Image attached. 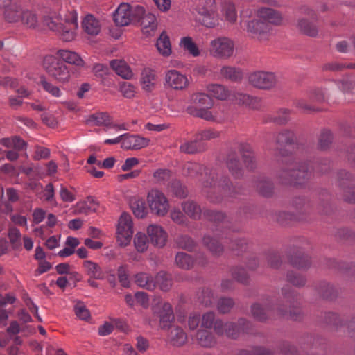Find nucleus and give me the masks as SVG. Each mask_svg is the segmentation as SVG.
I'll return each mask as SVG.
<instances>
[{"mask_svg": "<svg viewBox=\"0 0 355 355\" xmlns=\"http://www.w3.org/2000/svg\"><path fill=\"white\" fill-rule=\"evenodd\" d=\"M296 27L301 33L309 37H317L319 33L318 26L305 18L300 19L297 22Z\"/></svg>", "mask_w": 355, "mask_h": 355, "instance_id": "393cba45", "label": "nucleus"}, {"mask_svg": "<svg viewBox=\"0 0 355 355\" xmlns=\"http://www.w3.org/2000/svg\"><path fill=\"white\" fill-rule=\"evenodd\" d=\"M18 24L29 28H35L39 24L38 15L35 10L24 7Z\"/></svg>", "mask_w": 355, "mask_h": 355, "instance_id": "b1692460", "label": "nucleus"}, {"mask_svg": "<svg viewBox=\"0 0 355 355\" xmlns=\"http://www.w3.org/2000/svg\"><path fill=\"white\" fill-rule=\"evenodd\" d=\"M175 260L177 266L183 270H190L194 266L193 258L185 252H178Z\"/></svg>", "mask_w": 355, "mask_h": 355, "instance_id": "a19ab883", "label": "nucleus"}, {"mask_svg": "<svg viewBox=\"0 0 355 355\" xmlns=\"http://www.w3.org/2000/svg\"><path fill=\"white\" fill-rule=\"evenodd\" d=\"M333 136L330 131L324 130L320 136L318 141V148L324 150H327L332 143Z\"/></svg>", "mask_w": 355, "mask_h": 355, "instance_id": "13d9d810", "label": "nucleus"}, {"mask_svg": "<svg viewBox=\"0 0 355 355\" xmlns=\"http://www.w3.org/2000/svg\"><path fill=\"white\" fill-rule=\"evenodd\" d=\"M157 80L156 72L149 68L144 69L141 74V84L142 88L147 91H152L155 85Z\"/></svg>", "mask_w": 355, "mask_h": 355, "instance_id": "bb28decb", "label": "nucleus"}, {"mask_svg": "<svg viewBox=\"0 0 355 355\" xmlns=\"http://www.w3.org/2000/svg\"><path fill=\"white\" fill-rule=\"evenodd\" d=\"M182 209L186 214L193 219H199L201 216V208L193 201L182 203Z\"/></svg>", "mask_w": 355, "mask_h": 355, "instance_id": "a18cd8bd", "label": "nucleus"}, {"mask_svg": "<svg viewBox=\"0 0 355 355\" xmlns=\"http://www.w3.org/2000/svg\"><path fill=\"white\" fill-rule=\"evenodd\" d=\"M40 83L43 89L51 96L57 98L62 96V92L58 86L49 82L44 76L40 78Z\"/></svg>", "mask_w": 355, "mask_h": 355, "instance_id": "3c124183", "label": "nucleus"}, {"mask_svg": "<svg viewBox=\"0 0 355 355\" xmlns=\"http://www.w3.org/2000/svg\"><path fill=\"white\" fill-rule=\"evenodd\" d=\"M257 15L260 19H262V21H266L268 24L279 25L282 21L281 14L278 11L270 8H259L257 10Z\"/></svg>", "mask_w": 355, "mask_h": 355, "instance_id": "f3484780", "label": "nucleus"}, {"mask_svg": "<svg viewBox=\"0 0 355 355\" xmlns=\"http://www.w3.org/2000/svg\"><path fill=\"white\" fill-rule=\"evenodd\" d=\"M257 191L263 196H270L272 193V183L267 180L261 179L256 182Z\"/></svg>", "mask_w": 355, "mask_h": 355, "instance_id": "603ef678", "label": "nucleus"}, {"mask_svg": "<svg viewBox=\"0 0 355 355\" xmlns=\"http://www.w3.org/2000/svg\"><path fill=\"white\" fill-rule=\"evenodd\" d=\"M153 314L159 319L161 329H166L172 327L171 324L174 321L175 317L171 304L164 302L161 306H157L154 308Z\"/></svg>", "mask_w": 355, "mask_h": 355, "instance_id": "f8f14e48", "label": "nucleus"}, {"mask_svg": "<svg viewBox=\"0 0 355 355\" xmlns=\"http://www.w3.org/2000/svg\"><path fill=\"white\" fill-rule=\"evenodd\" d=\"M43 67L49 76L59 83H67L71 79L69 67L53 55H47L44 57Z\"/></svg>", "mask_w": 355, "mask_h": 355, "instance_id": "7ed1b4c3", "label": "nucleus"}, {"mask_svg": "<svg viewBox=\"0 0 355 355\" xmlns=\"http://www.w3.org/2000/svg\"><path fill=\"white\" fill-rule=\"evenodd\" d=\"M24 7L16 2H10L2 8V15L6 21L18 24Z\"/></svg>", "mask_w": 355, "mask_h": 355, "instance_id": "4468645a", "label": "nucleus"}, {"mask_svg": "<svg viewBox=\"0 0 355 355\" xmlns=\"http://www.w3.org/2000/svg\"><path fill=\"white\" fill-rule=\"evenodd\" d=\"M251 312L257 320L264 322L271 316L272 310L268 306H263L259 304H254L252 306Z\"/></svg>", "mask_w": 355, "mask_h": 355, "instance_id": "f704fd0d", "label": "nucleus"}, {"mask_svg": "<svg viewBox=\"0 0 355 355\" xmlns=\"http://www.w3.org/2000/svg\"><path fill=\"white\" fill-rule=\"evenodd\" d=\"M144 13V8L141 6L132 7L126 3H121L113 14L115 24L119 26H125L132 20L139 19Z\"/></svg>", "mask_w": 355, "mask_h": 355, "instance_id": "39448f33", "label": "nucleus"}, {"mask_svg": "<svg viewBox=\"0 0 355 355\" xmlns=\"http://www.w3.org/2000/svg\"><path fill=\"white\" fill-rule=\"evenodd\" d=\"M189 113L194 114L198 117L204 119L207 121L214 120V116L211 112L207 108H195V112L193 111V107H189L187 109Z\"/></svg>", "mask_w": 355, "mask_h": 355, "instance_id": "680f3d73", "label": "nucleus"}, {"mask_svg": "<svg viewBox=\"0 0 355 355\" xmlns=\"http://www.w3.org/2000/svg\"><path fill=\"white\" fill-rule=\"evenodd\" d=\"M206 90L211 98L220 101L231 99L232 92L221 84H208L206 86Z\"/></svg>", "mask_w": 355, "mask_h": 355, "instance_id": "6ab92c4d", "label": "nucleus"}, {"mask_svg": "<svg viewBox=\"0 0 355 355\" xmlns=\"http://www.w3.org/2000/svg\"><path fill=\"white\" fill-rule=\"evenodd\" d=\"M88 123H92L98 126H112V120L109 114L106 112H98L89 116L87 119Z\"/></svg>", "mask_w": 355, "mask_h": 355, "instance_id": "c9c22d12", "label": "nucleus"}, {"mask_svg": "<svg viewBox=\"0 0 355 355\" xmlns=\"http://www.w3.org/2000/svg\"><path fill=\"white\" fill-rule=\"evenodd\" d=\"M83 267L87 275L94 279H103L104 275L100 266L92 261L86 260L83 263Z\"/></svg>", "mask_w": 355, "mask_h": 355, "instance_id": "72a5a7b5", "label": "nucleus"}, {"mask_svg": "<svg viewBox=\"0 0 355 355\" xmlns=\"http://www.w3.org/2000/svg\"><path fill=\"white\" fill-rule=\"evenodd\" d=\"M75 313L80 320H86L90 317V313L86 306L82 303L78 302L74 307Z\"/></svg>", "mask_w": 355, "mask_h": 355, "instance_id": "338daca9", "label": "nucleus"}, {"mask_svg": "<svg viewBox=\"0 0 355 355\" xmlns=\"http://www.w3.org/2000/svg\"><path fill=\"white\" fill-rule=\"evenodd\" d=\"M336 85L344 93H355V80L352 78H347L337 81Z\"/></svg>", "mask_w": 355, "mask_h": 355, "instance_id": "bf43d9fd", "label": "nucleus"}, {"mask_svg": "<svg viewBox=\"0 0 355 355\" xmlns=\"http://www.w3.org/2000/svg\"><path fill=\"white\" fill-rule=\"evenodd\" d=\"M295 135L288 130H284L279 132L275 137V141L279 146H286L294 142Z\"/></svg>", "mask_w": 355, "mask_h": 355, "instance_id": "49530a36", "label": "nucleus"}, {"mask_svg": "<svg viewBox=\"0 0 355 355\" xmlns=\"http://www.w3.org/2000/svg\"><path fill=\"white\" fill-rule=\"evenodd\" d=\"M207 146L205 142L198 139L196 137L194 140L188 141L180 146V151L187 154H196L205 151Z\"/></svg>", "mask_w": 355, "mask_h": 355, "instance_id": "a878e982", "label": "nucleus"}, {"mask_svg": "<svg viewBox=\"0 0 355 355\" xmlns=\"http://www.w3.org/2000/svg\"><path fill=\"white\" fill-rule=\"evenodd\" d=\"M135 284L148 291H153L156 287V283L152 275L147 272H141L135 275Z\"/></svg>", "mask_w": 355, "mask_h": 355, "instance_id": "c85d7f7f", "label": "nucleus"}, {"mask_svg": "<svg viewBox=\"0 0 355 355\" xmlns=\"http://www.w3.org/2000/svg\"><path fill=\"white\" fill-rule=\"evenodd\" d=\"M270 26L261 19H252L247 24V31L252 37L262 40L270 32Z\"/></svg>", "mask_w": 355, "mask_h": 355, "instance_id": "2eb2a0df", "label": "nucleus"}, {"mask_svg": "<svg viewBox=\"0 0 355 355\" xmlns=\"http://www.w3.org/2000/svg\"><path fill=\"white\" fill-rule=\"evenodd\" d=\"M156 46L158 51L164 56H168L171 53L170 40L165 32H162L157 40Z\"/></svg>", "mask_w": 355, "mask_h": 355, "instance_id": "ea45409f", "label": "nucleus"}, {"mask_svg": "<svg viewBox=\"0 0 355 355\" xmlns=\"http://www.w3.org/2000/svg\"><path fill=\"white\" fill-rule=\"evenodd\" d=\"M196 339L198 344L203 347H211L216 344L214 336L207 330L198 331Z\"/></svg>", "mask_w": 355, "mask_h": 355, "instance_id": "4c0bfd02", "label": "nucleus"}, {"mask_svg": "<svg viewBox=\"0 0 355 355\" xmlns=\"http://www.w3.org/2000/svg\"><path fill=\"white\" fill-rule=\"evenodd\" d=\"M204 184L205 187L210 186L211 189L207 191V198L214 203L220 202L223 199L222 195L215 196V193L221 192L224 196H230L232 194V190L228 184V180L226 178L216 182L214 180V178L212 177L211 182L206 181L204 182Z\"/></svg>", "mask_w": 355, "mask_h": 355, "instance_id": "9d476101", "label": "nucleus"}, {"mask_svg": "<svg viewBox=\"0 0 355 355\" xmlns=\"http://www.w3.org/2000/svg\"><path fill=\"white\" fill-rule=\"evenodd\" d=\"M155 282L156 285L157 284L159 288L164 292L168 291L172 286L171 275L164 271L157 272Z\"/></svg>", "mask_w": 355, "mask_h": 355, "instance_id": "c03bdc74", "label": "nucleus"}, {"mask_svg": "<svg viewBox=\"0 0 355 355\" xmlns=\"http://www.w3.org/2000/svg\"><path fill=\"white\" fill-rule=\"evenodd\" d=\"M291 111L288 109H279L276 113L268 114L265 118V122H272L279 125H284L289 121V115Z\"/></svg>", "mask_w": 355, "mask_h": 355, "instance_id": "7c9ffc66", "label": "nucleus"}, {"mask_svg": "<svg viewBox=\"0 0 355 355\" xmlns=\"http://www.w3.org/2000/svg\"><path fill=\"white\" fill-rule=\"evenodd\" d=\"M225 17L230 23H234L237 19V14L235 6L232 3H227L223 7Z\"/></svg>", "mask_w": 355, "mask_h": 355, "instance_id": "052dcab7", "label": "nucleus"}, {"mask_svg": "<svg viewBox=\"0 0 355 355\" xmlns=\"http://www.w3.org/2000/svg\"><path fill=\"white\" fill-rule=\"evenodd\" d=\"M130 206L134 215L139 218H143L147 214L145 201L137 196H134L130 200Z\"/></svg>", "mask_w": 355, "mask_h": 355, "instance_id": "2f4dec72", "label": "nucleus"}, {"mask_svg": "<svg viewBox=\"0 0 355 355\" xmlns=\"http://www.w3.org/2000/svg\"><path fill=\"white\" fill-rule=\"evenodd\" d=\"M240 151L245 166L250 170L253 169L256 166V162L252 148L248 144H241Z\"/></svg>", "mask_w": 355, "mask_h": 355, "instance_id": "473e14b6", "label": "nucleus"}, {"mask_svg": "<svg viewBox=\"0 0 355 355\" xmlns=\"http://www.w3.org/2000/svg\"><path fill=\"white\" fill-rule=\"evenodd\" d=\"M172 192L179 198H185L187 196V190L180 182L175 181L171 184Z\"/></svg>", "mask_w": 355, "mask_h": 355, "instance_id": "774afa93", "label": "nucleus"}, {"mask_svg": "<svg viewBox=\"0 0 355 355\" xmlns=\"http://www.w3.org/2000/svg\"><path fill=\"white\" fill-rule=\"evenodd\" d=\"M309 98L312 101L323 102L325 100V93L322 89H311L309 92Z\"/></svg>", "mask_w": 355, "mask_h": 355, "instance_id": "69168bd1", "label": "nucleus"}, {"mask_svg": "<svg viewBox=\"0 0 355 355\" xmlns=\"http://www.w3.org/2000/svg\"><path fill=\"white\" fill-rule=\"evenodd\" d=\"M198 20L205 26L207 28H213L218 24V19L216 16L214 10L203 11L198 13Z\"/></svg>", "mask_w": 355, "mask_h": 355, "instance_id": "e433bc0d", "label": "nucleus"}, {"mask_svg": "<svg viewBox=\"0 0 355 355\" xmlns=\"http://www.w3.org/2000/svg\"><path fill=\"white\" fill-rule=\"evenodd\" d=\"M147 201L151 211L159 216H165L169 209V203L165 195L159 190L152 189L147 196Z\"/></svg>", "mask_w": 355, "mask_h": 355, "instance_id": "423d86ee", "label": "nucleus"}, {"mask_svg": "<svg viewBox=\"0 0 355 355\" xmlns=\"http://www.w3.org/2000/svg\"><path fill=\"white\" fill-rule=\"evenodd\" d=\"M121 148L124 150H139L148 146L150 140L137 135L123 134Z\"/></svg>", "mask_w": 355, "mask_h": 355, "instance_id": "ddd939ff", "label": "nucleus"}, {"mask_svg": "<svg viewBox=\"0 0 355 355\" xmlns=\"http://www.w3.org/2000/svg\"><path fill=\"white\" fill-rule=\"evenodd\" d=\"M248 81L254 87L269 89L275 86L277 78L272 72L255 71L249 75Z\"/></svg>", "mask_w": 355, "mask_h": 355, "instance_id": "9b49d317", "label": "nucleus"}, {"mask_svg": "<svg viewBox=\"0 0 355 355\" xmlns=\"http://www.w3.org/2000/svg\"><path fill=\"white\" fill-rule=\"evenodd\" d=\"M147 233L154 246L162 248L165 245L168 235L160 225H150L147 228Z\"/></svg>", "mask_w": 355, "mask_h": 355, "instance_id": "dca6fc26", "label": "nucleus"}, {"mask_svg": "<svg viewBox=\"0 0 355 355\" xmlns=\"http://www.w3.org/2000/svg\"><path fill=\"white\" fill-rule=\"evenodd\" d=\"M251 328L250 323L244 318H240L238 324L232 322H223L216 320L214 324V331L220 336L225 335L227 337L236 339L241 334H248Z\"/></svg>", "mask_w": 355, "mask_h": 355, "instance_id": "20e7f679", "label": "nucleus"}, {"mask_svg": "<svg viewBox=\"0 0 355 355\" xmlns=\"http://www.w3.org/2000/svg\"><path fill=\"white\" fill-rule=\"evenodd\" d=\"M110 66L116 73L124 79H130L133 76L130 67L123 60L110 61Z\"/></svg>", "mask_w": 355, "mask_h": 355, "instance_id": "cd10ccee", "label": "nucleus"}, {"mask_svg": "<svg viewBox=\"0 0 355 355\" xmlns=\"http://www.w3.org/2000/svg\"><path fill=\"white\" fill-rule=\"evenodd\" d=\"M136 20L140 21L142 27V31L144 34L147 36L153 35L157 28V23L156 17L155 15L150 12L146 13L144 12V13L141 15L139 19H136Z\"/></svg>", "mask_w": 355, "mask_h": 355, "instance_id": "4be33fe9", "label": "nucleus"}, {"mask_svg": "<svg viewBox=\"0 0 355 355\" xmlns=\"http://www.w3.org/2000/svg\"><path fill=\"white\" fill-rule=\"evenodd\" d=\"M132 234V217L127 213H123L119 219L116 229V237L119 245L123 247L128 245L131 241Z\"/></svg>", "mask_w": 355, "mask_h": 355, "instance_id": "0eeeda50", "label": "nucleus"}, {"mask_svg": "<svg viewBox=\"0 0 355 355\" xmlns=\"http://www.w3.org/2000/svg\"><path fill=\"white\" fill-rule=\"evenodd\" d=\"M234 42L226 37H217L210 42L209 52L218 58H228L234 53Z\"/></svg>", "mask_w": 355, "mask_h": 355, "instance_id": "6e6552de", "label": "nucleus"}, {"mask_svg": "<svg viewBox=\"0 0 355 355\" xmlns=\"http://www.w3.org/2000/svg\"><path fill=\"white\" fill-rule=\"evenodd\" d=\"M204 245L211 252L212 254L220 256L223 252V247L218 240L209 235H205L202 239Z\"/></svg>", "mask_w": 355, "mask_h": 355, "instance_id": "58836bf2", "label": "nucleus"}, {"mask_svg": "<svg viewBox=\"0 0 355 355\" xmlns=\"http://www.w3.org/2000/svg\"><path fill=\"white\" fill-rule=\"evenodd\" d=\"M220 74L231 81L240 80L243 78V73L240 69L230 66L223 67L220 69Z\"/></svg>", "mask_w": 355, "mask_h": 355, "instance_id": "79ce46f5", "label": "nucleus"}, {"mask_svg": "<svg viewBox=\"0 0 355 355\" xmlns=\"http://www.w3.org/2000/svg\"><path fill=\"white\" fill-rule=\"evenodd\" d=\"M49 28L56 33L64 42H71L76 37L78 27L76 13L70 12L69 16L63 19L60 15L46 19Z\"/></svg>", "mask_w": 355, "mask_h": 355, "instance_id": "f03ea898", "label": "nucleus"}, {"mask_svg": "<svg viewBox=\"0 0 355 355\" xmlns=\"http://www.w3.org/2000/svg\"><path fill=\"white\" fill-rule=\"evenodd\" d=\"M204 167L202 165L196 162H187L184 165V175L191 178H198L202 175Z\"/></svg>", "mask_w": 355, "mask_h": 355, "instance_id": "37998d69", "label": "nucleus"}, {"mask_svg": "<svg viewBox=\"0 0 355 355\" xmlns=\"http://www.w3.org/2000/svg\"><path fill=\"white\" fill-rule=\"evenodd\" d=\"M189 85V82L187 76L178 70L170 69L165 72L164 78L165 88L182 91L186 89Z\"/></svg>", "mask_w": 355, "mask_h": 355, "instance_id": "1a4fd4ad", "label": "nucleus"}, {"mask_svg": "<svg viewBox=\"0 0 355 355\" xmlns=\"http://www.w3.org/2000/svg\"><path fill=\"white\" fill-rule=\"evenodd\" d=\"M191 101L194 104L195 108H207L210 109L214 105V101L209 96V94L205 93H196L191 96Z\"/></svg>", "mask_w": 355, "mask_h": 355, "instance_id": "c756f323", "label": "nucleus"}, {"mask_svg": "<svg viewBox=\"0 0 355 355\" xmlns=\"http://www.w3.org/2000/svg\"><path fill=\"white\" fill-rule=\"evenodd\" d=\"M290 262L292 266L299 269L307 268L311 265L310 258L304 254L291 256Z\"/></svg>", "mask_w": 355, "mask_h": 355, "instance_id": "de8ad7c7", "label": "nucleus"}, {"mask_svg": "<svg viewBox=\"0 0 355 355\" xmlns=\"http://www.w3.org/2000/svg\"><path fill=\"white\" fill-rule=\"evenodd\" d=\"M56 55L59 58L60 60L63 62H67L76 67H83L85 65L84 60L80 55L75 51L67 49H59L56 51Z\"/></svg>", "mask_w": 355, "mask_h": 355, "instance_id": "aec40b11", "label": "nucleus"}, {"mask_svg": "<svg viewBox=\"0 0 355 355\" xmlns=\"http://www.w3.org/2000/svg\"><path fill=\"white\" fill-rule=\"evenodd\" d=\"M134 245L138 252H145L148 247V240L146 234L137 232L134 239Z\"/></svg>", "mask_w": 355, "mask_h": 355, "instance_id": "864d4df0", "label": "nucleus"}, {"mask_svg": "<svg viewBox=\"0 0 355 355\" xmlns=\"http://www.w3.org/2000/svg\"><path fill=\"white\" fill-rule=\"evenodd\" d=\"M227 166L233 176L239 178L242 175V168L240 167L239 159L234 156H229Z\"/></svg>", "mask_w": 355, "mask_h": 355, "instance_id": "5fc2aeb1", "label": "nucleus"}, {"mask_svg": "<svg viewBox=\"0 0 355 355\" xmlns=\"http://www.w3.org/2000/svg\"><path fill=\"white\" fill-rule=\"evenodd\" d=\"M82 27L85 33L92 36L98 35L101 29L98 19L91 14H88L84 17L82 21Z\"/></svg>", "mask_w": 355, "mask_h": 355, "instance_id": "412c9836", "label": "nucleus"}, {"mask_svg": "<svg viewBox=\"0 0 355 355\" xmlns=\"http://www.w3.org/2000/svg\"><path fill=\"white\" fill-rule=\"evenodd\" d=\"M88 202L90 204L96 205L95 200L92 197H87L86 201L78 202L76 203V213L89 214V213L94 211L96 210V207H92V206L89 205Z\"/></svg>", "mask_w": 355, "mask_h": 355, "instance_id": "09e8293b", "label": "nucleus"}, {"mask_svg": "<svg viewBox=\"0 0 355 355\" xmlns=\"http://www.w3.org/2000/svg\"><path fill=\"white\" fill-rule=\"evenodd\" d=\"M198 298L200 304L205 306H210L213 304L214 296L209 288H203L200 293H198Z\"/></svg>", "mask_w": 355, "mask_h": 355, "instance_id": "6e6d98bb", "label": "nucleus"}, {"mask_svg": "<svg viewBox=\"0 0 355 355\" xmlns=\"http://www.w3.org/2000/svg\"><path fill=\"white\" fill-rule=\"evenodd\" d=\"M234 305V302L230 297H222L217 302V309L221 313H227L230 311Z\"/></svg>", "mask_w": 355, "mask_h": 355, "instance_id": "4d7b16f0", "label": "nucleus"}, {"mask_svg": "<svg viewBox=\"0 0 355 355\" xmlns=\"http://www.w3.org/2000/svg\"><path fill=\"white\" fill-rule=\"evenodd\" d=\"M281 160L282 166L277 173L279 182L284 184H301L309 176V171L305 164H297L291 156H284Z\"/></svg>", "mask_w": 355, "mask_h": 355, "instance_id": "f257e3e1", "label": "nucleus"}, {"mask_svg": "<svg viewBox=\"0 0 355 355\" xmlns=\"http://www.w3.org/2000/svg\"><path fill=\"white\" fill-rule=\"evenodd\" d=\"M232 100L239 105L248 107L253 110L261 107V100L257 97L251 96L242 92L232 93Z\"/></svg>", "mask_w": 355, "mask_h": 355, "instance_id": "a211bd4d", "label": "nucleus"}, {"mask_svg": "<svg viewBox=\"0 0 355 355\" xmlns=\"http://www.w3.org/2000/svg\"><path fill=\"white\" fill-rule=\"evenodd\" d=\"M168 340L173 346L181 347L187 343V336L182 328L173 326L169 328Z\"/></svg>", "mask_w": 355, "mask_h": 355, "instance_id": "5701e85b", "label": "nucleus"}, {"mask_svg": "<svg viewBox=\"0 0 355 355\" xmlns=\"http://www.w3.org/2000/svg\"><path fill=\"white\" fill-rule=\"evenodd\" d=\"M21 232L16 228L12 227L9 230L8 238L13 248H17L21 245Z\"/></svg>", "mask_w": 355, "mask_h": 355, "instance_id": "e2e57ef3", "label": "nucleus"}, {"mask_svg": "<svg viewBox=\"0 0 355 355\" xmlns=\"http://www.w3.org/2000/svg\"><path fill=\"white\" fill-rule=\"evenodd\" d=\"M180 46L193 57H197L200 55V51L191 37H182L180 40Z\"/></svg>", "mask_w": 355, "mask_h": 355, "instance_id": "8fccbe9b", "label": "nucleus"}, {"mask_svg": "<svg viewBox=\"0 0 355 355\" xmlns=\"http://www.w3.org/2000/svg\"><path fill=\"white\" fill-rule=\"evenodd\" d=\"M232 275L234 279L243 283L247 284L248 282V275L245 270L243 268H235L232 270Z\"/></svg>", "mask_w": 355, "mask_h": 355, "instance_id": "0e129e2a", "label": "nucleus"}]
</instances>
